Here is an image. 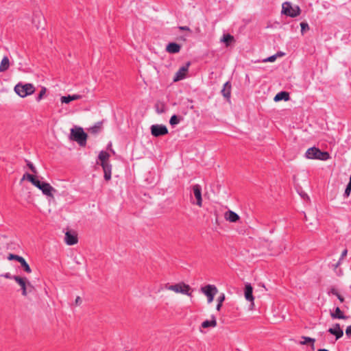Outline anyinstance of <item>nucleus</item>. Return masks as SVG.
<instances>
[{"label": "nucleus", "mask_w": 351, "mask_h": 351, "mask_svg": "<svg viewBox=\"0 0 351 351\" xmlns=\"http://www.w3.org/2000/svg\"><path fill=\"white\" fill-rule=\"evenodd\" d=\"M305 156L309 159L326 160L330 158V154L327 152H322L319 148L313 147L307 149Z\"/></svg>", "instance_id": "obj_1"}, {"label": "nucleus", "mask_w": 351, "mask_h": 351, "mask_svg": "<svg viewBox=\"0 0 351 351\" xmlns=\"http://www.w3.org/2000/svg\"><path fill=\"white\" fill-rule=\"evenodd\" d=\"M87 134L82 128H72L71 130L70 138L71 140L76 141L79 145L84 146L86 143Z\"/></svg>", "instance_id": "obj_2"}, {"label": "nucleus", "mask_w": 351, "mask_h": 351, "mask_svg": "<svg viewBox=\"0 0 351 351\" xmlns=\"http://www.w3.org/2000/svg\"><path fill=\"white\" fill-rule=\"evenodd\" d=\"M14 91L21 97H25L33 94L35 91V88L32 84H22L19 83L15 86Z\"/></svg>", "instance_id": "obj_3"}, {"label": "nucleus", "mask_w": 351, "mask_h": 351, "mask_svg": "<svg viewBox=\"0 0 351 351\" xmlns=\"http://www.w3.org/2000/svg\"><path fill=\"white\" fill-rule=\"evenodd\" d=\"M165 287L166 289L173 291L176 293H180L189 296H192L191 287L189 285L184 283V282H181L171 285H169L168 284H167Z\"/></svg>", "instance_id": "obj_4"}, {"label": "nucleus", "mask_w": 351, "mask_h": 351, "mask_svg": "<svg viewBox=\"0 0 351 351\" xmlns=\"http://www.w3.org/2000/svg\"><path fill=\"white\" fill-rule=\"evenodd\" d=\"M14 280L20 285L23 296H27L28 292H30L34 288L25 277L18 276L14 277Z\"/></svg>", "instance_id": "obj_5"}, {"label": "nucleus", "mask_w": 351, "mask_h": 351, "mask_svg": "<svg viewBox=\"0 0 351 351\" xmlns=\"http://www.w3.org/2000/svg\"><path fill=\"white\" fill-rule=\"evenodd\" d=\"M301 10L298 5L293 8L291 3L285 2L282 4V14L294 18L300 14Z\"/></svg>", "instance_id": "obj_6"}, {"label": "nucleus", "mask_w": 351, "mask_h": 351, "mask_svg": "<svg viewBox=\"0 0 351 351\" xmlns=\"http://www.w3.org/2000/svg\"><path fill=\"white\" fill-rule=\"evenodd\" d=\"M201 291L206 295L208 302L210 303L213 301L214 297L217 294L218 290L215 285H207L201 288Z\"/></svg>", "instance_id": "obj_7"}, {"label": "nucleus", "mask_w": 351, "mask_h": 351, "mask_svg": "<svg viewBox=\"0 0 351 351\" xmlns=\"http://www.w3.org/2000/svg\"><path fill=\"white\" fill-rule=\"evenodd\" d=\"M151 134L154 137L165 136L168 134V129L164 125H153L150 128Z\"/></svg>", "instance_id": "obj_8"}, {"label": "nucleus", "mask_w": 351, "mask_h": 351, "mask_svg": "<svg viewBox=\"0 0 351 351\" xmlns=\"http://www.w3.org/2000/svg\"><path fill=\"white\" fill-rule=\"evenodd\" d=\"M190 65L191 62H187L184 66L180 67L174 76L173 82H178L185 78Z\"/></svg>", "instance_id": "obj_9"}, {"label": "nucleus", "mask_w": 351, "mask_h": 351, "mask_svg": "<svg viewBox=\"0 0 351 351\" xmlns=\"http://www.w3.org/2000/svg\"><path fill=\"white\" fill-rule=\"evenodd\" d=\"M35 186L41 190L44 195L49 197H52V192L56 191L49 183L42 182L40 180L39 184H36Z\"/></svg>", "instance_id": "obj_10"}, {"label": "nucleus", "mask_w": 351, "mask_h": 351, "mask_svg": "<svg viewBox=\"0 0 351 351\" xmlns=\"http://www.w3.org/2000/svg\"><path fill=\"white\" fill-rule=\"evenodd\" d=\"M192 190L194 194V196L196 199V204L202 207V187L199 184H196L193 185Z\"/></svg>", "instance_id": "obj_11"}, {"label": "nucleus", "mask_w": 351, "mask_h": 351, "mask_svg": "<svg viewBox=\"0 0 351 351\" xmlns=\"http://www.w3.org/2000/svg\"><path fill=\"white\" fill-rule=\"evenodd\" d=\"M328 332L330 334L335 335L336 340H338L339 339L341 338L343 335V331L341 328L339 324H335L333 328H330L328 330Z\"/></svg>", "instance_id": "obj_12"}, {"label": "nucleus", "mask_w": 351, "mask_h": 351, "mask_svg": "<svg viewBox=\"0 0 351 351\" xmlns=\"http://www.w3.org/2000/svg\"><path fill=\"white\" fill-rule=\"evenodd\" d=\"M244 294L245 299L251 302L252 304L254 305V298L253 296V287L251 284L247 283L245 285Z\"/></svg>", "instance_id": "obj_13"}, {"label": "nucleus", "mask_w": 351, "mask_h": 351, "mask_svg": "<svg viewBox=\"0 0 351 351\" xmlns=\"http://www.w3.org/2000/svg\"><path fill=\"white\" fill-rule=\"evenodd\" d=\"M64 239H65V242L67 245H75L77 243L78 241V239H77V234L73 232V233H71V232L69 231H67L66 233H65V237H64Z\"/></svg>", "instance_id": "obj_14"}, {"label": "nucleus", "mask_w": 351, "mask_h": 351, "mask_svg": "<svg viewBox=\"0 0 351 351\" xmlns=\"http://www.w3.org/2000/svg\"><path fill=\"white\" fill-rule=\"evenodd\" d=\"M181 49V45L177 43L171 42L166 46V51L169 53H179Z\"/></svg>", "instance_id": "obj_15"}, {"label": "nucleus", "mask_w": 351, "mask_h": 351, "mask_svg": "<svg viewBox=\"0 0 351 351\" xmlns=\"http://www.w3.org/2000/svg\"><path fill=\"white\" fill-rule=\"evenodd\" d=\"M224 217L227 221L233 223L237 222L240 219L239 215L230 210H228L225 213Z\"/></svg>", "instance_id": "obj_16"}, {"label": "nucleus", "mask_w": 351, "mask_h": 351, "mask_svg": "<svg viewBox=\"0 0 351 351\" xmlns=\"http://www.w3.org/2000/svg\"><path fill=\"white\" fill-rule=\"evenodd\" d=\"M104 173V179L108 181L111 179L112 165L110 162L101 164Z\"/></svg>", "instance_id": "obj_17"}, {"label": "nucleus", "mask_w": 351, "mask_h": 351, "mask_svg": "<svg viewBox=\"0 0 351 351\" xmlns=\"http://www.w3.org/2000/svg\"><path fill=\"white\" fill-rule=\"evenodd\" d=\"M231 88H232V85H231V83L228 81L226 82L224 85H223V87L221 90V94L222 95L226 98L228 100L230 99V95H231Z\"/></svg>", "instance_id": "obj_18"}, {"label": "nucleus", "mask_w": 351, "mask_h": 351, "mask_svg": "<svg viewBox=\"0 0 351 351\" xmlns=\"http://www.w3.org/2000/svg\"><path fill=\"white\" fill-rule=\"evenodd\" d=\"M220 41L223 43L226 47L230 46L232 43H235L234 37L230 34H224L221 38Z\"/></svg>", "instance_id": "obj_19"}, {"label": "nucleus", "mask_w": 351, "mask_h": 351, "mask_svg": "<svg viewBox=\"0 0 351 351\" xmlns=\"http://www.w3.org/2000/svg\"><path fill=\"white\" fill-rule=\"evenodd\" d=\"M82 97L81 95H67V96H62L60 98L61 102L64 104H69L72 101L80 99Z\"/></svg>", "instance_id": "obj_20"}, {"label": "nucleus", "mask_w": 351, "mask_h": 351, "mask_svg": "<svg viewBox=\"0 0 351 351\" xmlns=\"http://www.w3.org/2000/svg\"><path fill=\"white\" fill-rule=\"evenodd\" d=\"M333 319H346L348 316L345 315L339 307H336L334 312L330 313Z\"/></svg>", "instance_id": "obj_21"}, {"label": "nucleus", "mask_w": 351, "mask_h": 351, "mask_svg": "<svg viewBox=\"0 0 351 351\" xmlns=\"http://www.w3.org/2000/svg\"><path fill=\"white\" fill-rule=\"evenodd\" d=\"M216 326H217V320H216L215 315H211L210 320H205L201 324V326L204 328H207L209 327H215Z\"/></svg>", "instance_id": "obj_22"}, {"label": "nucleus", "mask_w": 351, "mask_h": 351, "mask_svg": "<svg viewBox=\"0 0 351 351\" xmlns=\"http://www.w3.org/2000/svg\"><path fill=\"white\" fill-rule=\"evenodd\" d=\"M289 99V94L286 91H281L276 95L274 97L275 101H288Z\"/></svg>", "instance_id": "obj_23"}, {"label": "nucleus", "mask_w": 351, "mask_h": 351, "mask_svg": "<svg viewBox=\"0 0 351 351\" xmlns=\"http://www.w3.org/2000/svg\"><path fill=\"white\" fill-rule=\"evenodd\" d=\"M27 179L29 182H30L34 186L36 184H39V180L34 175H32L29 173H25L22 178V180Z\"/></svg>", "instance_id": "obj_24"}, {"label": "nucleus", "mask_w": 351, "mask_h": 351, "mask_svg": "<svg viewBox=\"0 0 351 351\" xmlns=\"http://www.w3.org/2000/svg\"><path fill=\"white\" fill-rule=\"evenodd\" d=\"M10 66V60L7 56H4L0 64V72L5 71Z\"/></svg>", "instance_id": "obj_25"}, {"label": "nucleus", "mask_w": 351, "mask_h": 351, "mask_svg": "<svg viewBox=\"0 0 351 351\" xmlns=\"http://www.w3.org/2000/svg\"><path fill=\"white\" fill-rule=\"evenodd\" d=\"M109 158L110 154L105 151H101L98 156V159L101 161V164L109 162Z\"/></svg>", "instance_id": "obj_26"}, {"label": "nucleus", "mask_w": 351, "mask_h": 351, "mask_svg": "<svg viewBox=\"0 0 351 351\" xmlns=\"http://www.w3.org/2000/svg\"><path fill=\"white\" fill-rule=\"evenodd\" d=\"M103 121L97 122L93 127L89 129V131L93 134L99 133L102 128Z\"/></svg>", "instance_id": "obj_27"}, {"label": "nucleus", "mask_w": 351, "mask_h": 351, "mask_svg": "<svg viewBox=\"0 0 351 351\" xmlns=\"http://www.w3.org/2000/svg\"><path fill=\"white\" fill-rule=\"evenodd\" d=\"M302 339H303L304 341L300 342V343L301 345H306V344H307L308 343H311V348H312V350L315 349V347H314V343L315 341V339L309 337H305V336H302Z\"/></svg>", "instance_id": "obj_28"}, {"label": "nucleus", "mask_w": 351, "mask_h": 351, "mask_svg": "<svg viewBox=\"0 0 351 351\" xmlns=\"http://www.w3.org/2000/svg\"><path fill=\"white\" fill-rule=\"evenodd\" d=\"M19 263H20L21 267L24 270V271H25L27 274H30L32 272V269L29 264L27 263V261L25 260L23 257Z\"/></svg>", "instance_id": "obj_29"}, {"label": "nucleus", "mask_w": 351, "mask_h": 351, "mask_svg": "<svg viewBox=\"0 0 351 351\" xmlns=\"http://www.w3.org/2000/svg\"><path fill=\"white\" fill-rule=\"evenodd\" d=\"M183 118L176 114H173L171 117L169 123L171 126H174L178 124Z\"/></svg>", "instance_id": "obj_30"}, {"label": "nucleus", "mask_w": 351, "mask_h": 351, "mask_svg": "<svg viewBox=\"0 0 351 351\" xmlns=\"http://www.w3.org/2000/svg\"><path fill=\"white\" fill-rule=\"evenodd\" d=\"M22 258V256L14 254H9L8 256V259L9 261H16L19 262Z\"/></svg>", "instance_id": "obj_31"}, {"label": "nucleus", "mask_w": 351, "mask_h": 351, "mask_svg": "<svg viewBox=\"0 0 351 351\" xmlns=\"http://www.w3.org/2000/svg\"><path fill=\"white\" fill-rule=\"evenodd\" d=\"M225 300V295L222 293L219 298H218V304L217 305V310L219 311L221 309V307L222 306V303Z\"/></svg>", "instance_id": "obj_32"}, {"label": "nucleus", "mask_w": 351, "mask_h": 351, "mask_svg": "<svg viewBox=\"0 0 351 351\" xmlns=\"http://www.w3.org/2000/svg\"><path fill=\"white\" fill-rule=\"evenodd\" d=\"M301 26V33L304 34V33L309 29L308 24L306 22H302L300 23Z\"/></svg>", "instance_id": "obj_33"}, {"label": "nucleus", "mask_w": 351, "mask_h": 351, "mask_svg": "<svg viewBox=\"0 0 351 351\" xmlns=\"http://www.w3.org/2000/svg\"><path fill=\"white\" fill-rule=\"evenodd\" d=\"M45 93H46V88L43 87L36 97V101H40L43 99V97Z\"/></svg>", "instance_id": "obj_34"}, {"label": "nucleus", "mask_w": 351, "mask_h": 351, "mask_svg": "<svg viewBox=\"0 0 351 351\" xmlns=\"http://www.w3.org/2000/svg\"><path fill=\"white\" fill-rule=\"evenodd\" d=\"M350 192H351V182H348L346 186V188L345 189L343 196L345 197H348L350 196Z\"/></svg>", "instance_id": "obj_35"}, {"label": "nucleus", "mask_w": 351, "mask_h": 351, "mask_svg": "<svg viewBox=\"0 0 351 351\" xmlns=\"http://www.w3.org/2000/svg\"><path fill=\"white\" fill-rule=\"evenodd\" d=\"M25 162H27V166L29 167V169L34 173H36L37 171H36V169L35 168V167L34 166V165L29 160H25Z\"/></svg>", "instance_id": "obj_36"}, {"label": "nucleus", "mask_w": 351, "mask_h": 351, "mask_svg": "<svg viewBox=\"0 0 351 351\" xmlns=\"http://www.w3.org/2000/svg\"><path fill=\"white\" fill-rule=\"evenodd\" d=\"M277 58V55H273V56H271L263 60V62H274Z\"/></svg>", "instance_id": "obj_37"}, {"label": "nucleus", "mask_w": 351, "mask_h": 351, "mask_svg": "<svg viewBox=\"0 0 351 351\" xmlns=\"http://www.w3.org/2000/svg\"><path fill=\"white\" fill-rule=\"evenodd\" d=\"M1 276L4 277L8 279H12L14 280V277H17L18 276H12L10 273H5L4 274H1Z\"/></svg>", "instance_id": "obj_38"}, {"label": "nucleus", "mask_w": 351, "mask_h": 351, "mask_svg": "<svg viewBox=\"0 0 351 351\" xmlns=\"http://www.w3.org/2000/svg\"><path fill=\"white\" fill-rule=\"evenodd\" d=\"M346 335L348 338H351V325L346 328Z\"/></svg>", "instance_id": "obj_39"}, {"label": "nucleus", "mask_w": 351, "mask_h": 351, "mask_svg": "<svg viewBox=\"0 0 351 351\" xmlns=\"http://www.w3.org/2000/svg\"><path fill=\"white\" fill-rule=\"evenodd\" d=\"M178 29L181 31L191 32V29L188 26H179Z\"/></svg>", "instance_id": "obj_40"}, {"label": "nucleus", "mask_w": 351, "mask_h": 351, "mask_svg": "<svg viewBox=\"0 0 351 351\" xmlns=\"http://www.w3.org/2000/svg\"><path fill=\"white\" fill-rule=\"evenodd\" d=\"M347 254H348V250L347 249L343 250L341 254L340 261H342L344 258V257L347 256Z\"/></svg>", "instance_id": "obj_41"}, {"label": "nucleus", "mask_w": 351, "mask_h": 351, "mask_svg": "<svg viewBox=\"0 0 351 351\" xmlns=\"http://www.w3.org/2000/svg\"><path fill=\"white\" fill-rule=\"evenodd\" d=\"M329 293H332L334 295H337L339 292L337 291V290L335 288L332 287V288H331L330 291H329Z\"/></svg>", "instance_id": "obj_42"}, {"label": "nucleus", "mask_w": 351, "mask_h": 351, "mask_svg": "<svg viewBox=\"0 0 351 351\" xmlns=\"http://www.w3.org/2000/svg\"><path fill=\"white\" fill-rule=\"evenodd\" d=\"M75 302L76 305H80L82 303L81 298L80 296H77L75 299Z\"/></svg>", "instance_id": "obj_43"}, {"label": "nucleus", "mask_w": 351, "mask_h": 351, "mask_svg": "<svg viewBox=\"0 0 351 351\" xmlns=\"http://www.w3.org/2000/svg\"><path fill=\"white\" fill-rule=\"evenodd\" d=\"M337 297V298L339 299V300L341 302H344V298L339 293H338L337 295H336Z\"/></svg>", "instance_id": "obj_44"}, {"label": "nucleus", "mask_w": 351, "mask_h": 351, "mask_svg": "<svg viewBox=\"0 0 351 351\" xmlns=\"http://www.w3.org/2000/svg\"><path fill=\"white\" fill-rule=\"evenodd\" d=\"M275 55H277V57H280V56H282L284 55V53L281 52V51H279V52H277V53H276Z\"/></svg>", "instance_id": "obj_45"}, {"label": "nucleus", "mask_w": 351, "mask_h": 351, "mask_svg": "<svg viewBox=\"0 0 351 351\" xmlns=\"http://www.w3.org/2000/svg\"><path fill=\"white\" fill-rule=\"evenodd\" d=\"M342 261H340V259L339 260V261L335 264V268H337V267H339V265L341 264Z\"/></svg>", "instance_id": "obj_46"}, {"label": "nucleus", "mask_w": 351, "mask_h": 351, "mask_svg": "<svg viewBox=\"0 0 351 351\" xmlns=\"http://www.w3.org/2000/svg\"><path fill=\"white\" fill-rule=\"evenodd\" d=\"M156 110H157V112H158V113H162V112H165V110H164V109H163V108H162V109H161L160 110L158 108H157V109H156Z\"/></svg>", "instance_id": "obj_47"}, {"label": "nucleus", "mask_w": 351, "mask_h": 351, "mask_svg": "<svg viewBox=\"0 0 351 351\" xmlns=\"http://www.w3.org/2000/svg\"><path fill=\"white\" fill-rule=\"evenodd\" d=\"M317 351H329V350L324 349V348H321V349H319Z\"/></svg>", "instance_id": "obj_48"}]
</instances>
